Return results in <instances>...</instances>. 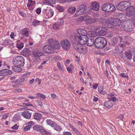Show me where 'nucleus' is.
<instances>
[{"label":"nucleus","instance_id":"nucleus-1","mask_svg":"<svg viewBox=\"0 0 135 135\" xmlns=\"http://www.w3.org/2000/svg\"><path fill=\"white\" fill-rule=\"evenodd\" d=\"M107 42L105 39L103 37H97L94 42L95 47L98 48H102L107 45Z\"/></svg>","mask_w":135,"mask_h":135},{"label":"nucleus","instance_id":"nucleus-2","mask_svg":"<svg viewBox=\"0 0 135 135\" xmlns=\"http://www.w3.org/2000/svg\"><path fill=\"white\" fill-rule=\"evenodd\" d=\"M106 23L107 26L109 28H114L115 26H119L121 24L120 20L115 18L107 19Z\"/></svg>","mask_w":135,"mask_h":135},{"label":"nucleus","instance_id":"nucleus-3","mask_svg":"<svg viewBox=\"0 0 135 135\" xmlns=\"http://www.w3.org/2000/svg\"><path fill=\"white\" fill-rule=\"evenodd\" d=\"M131 6V3L130 2L124 1L120 2L117 6V8L119 10L123 11L128 8Z\"/></svg>","mask_w":135,"mask_h":135},{"label":"nucleus","instance_id":"nucleus-4","mask_svg":"<svg viewBox=\"0 0 135 135\" xmlns=\"http://www.w3.org/2000/svg\"><path fill=\"white\" fill-rule=\"evenodd\" d=\"M25 59L21 56H18L14 58L13 59V64L15 65L23 66L25 64Z\"/></svg>","mask_w":135,"mask_h":135},{"label":"nucleus","instance_id":"nucleus-5","mask_svg":"<svg viewBox=\"0 0 135 135\" xmlns=\"http://www.w3.org/2000/svg\"><path fill=\"white\" fill-rule=\"evenodd\" d=\"M86 8L85 6L83 4H80L78 6L77 11L74 15V17H76L80 15L85 13L86 12Z\"/></svg>","mask_w":135,"mask_h":135},{"label":"nucleus","instance_id":"nucleus-6","mask_svg":"<svg viewBox=\"0 0 135 135\" xmlns=\"http://www.w3.org/2000/svg\"><path fill=\"white\" fill-rule=\"evenodd\" d=\"M98 16V14H95L93 17L87 18L85 21V24L89 25L97 22L99 20V19L97 17Z\"/></svg>","mask_w":135,"mask_h":135},{"label":"nucleus","instance_id":"nucleus-7","mask_svg":"<svg viewBox=\"0 0 135 135\" xmlns=\"http://www.w3.org/2000/svg\"><path fill=\"white\" fill-rule=\"evenodd\" d=\"M27 76L26 75L24 74L21 76V80H14L12 81V83H14L12 85V86L14 88H16L18 87L19 85L21 83V82H24L27 80Z\"/></svg>","mask_w":135,"mask_h":135},{"label":"nucleus","instance_id":"nucleus-8","mask_svg":"<svg viewBox=\"0 0 135 135\" xmlns=\"http://www.w3.org/2000/svg\"><path fill=\"white\" fill-rule=\"evenodd\" d=\"M122 27L125 30L128 31H131L133 28L134 25H131L130 23L126 21L124 22L122 25Z\"/></svg>","mask_w":135,"mask_h":135},{"label":"nucleus","instance_id":"nucleus-9","mask_svg":"<svg viewBox=\"0 0 135 135\" xmlns=\"http://www.w3.org/2000/svg\"><path fill=\"white\" fill-rule=\"evenodd\" d=\"M88 37L86 35H80L78 37V40L79 44L83 45L86 43Z\"/></svg>","mask_w":135,"mask_h":135},{"label":"nucleus","instance_id":"nucleus-10","mask_svg":"<svg viewBox=\"0 0 135 135\" xmlns=\"http://www.w3.org/2000/svg\"><path fill=\"white\" fill-rule=\"evenodd\" d=\"M126 15L130 17L135 15V7L131 6L128 8L127 9L126 12Z\"/></svg>","mask_w":135,"mask_h":135},{"label":"nucleus","instance_id":"nucleus-11","mask_svg":"<svg viewBox=\"0 0 135 135\" xmlns=\"http://www.w3.org/2000/svg\"><path fill=\"white\" fill-rule=\"evenodd\" d=\"M75 49L81 53H85L87 51V49L86 46L80 44H78L76 45L75 47Z\"/></svg>","mask_w":135,"mask_h":135},{"label":"nucleus","instance_id":"nucleus-12","mask_svg":"<svg viewBox=\"0 0 135 135\" xmlns=\"http://www.w3.org/2000/svg\"><path fill=\"white\" fill-rule=\"evenodd\" d=\"M61 46L63 49L65 50H67L69 48L70 46V42L67 39H65L61 41Z\"/></svg>","mask_w":135,"mask_h":135},{"label":"nucleus","instance_id":"nucleus-13","mask_svg":"<svg viewBox=\"0 0 135 135\" xmlns=\"http://www.w3.org/2000/svg\"><path fill=\"white\" fill-rule=\"evenodd\" d=\"M54 49L52 47L49 45H46L43 48V51L45 53L49 54L54 52Z\"/></svg>","mask_w":135,"mask_h":135},{"label":"nucleus","instance_id":"nucleus-14","mask_svg":"<svg viewBox=\"0 0 135 135\" xmlns=\"http://www.w3.org/2000/svg\"><path fill=\"white\" fill-rule=\"evenodd\" d=\"M54 14V11L52 9H46L45 12V17L46 18H50L53 16Z\"/></svg>","mask_w":135,"mask_h":135},{"label":"nucleus","instance_id":"nucleus-15","mask_svg":"<svg viewBox=\"0 0 135 135\" xmlns=\"http://www.w3.org/2000/svg\"><path fill=\"white\" fill-rule=\"evenodd\" d=\"M12 71L8 69H4L0 70V75L4 76L11 74Z\"/></svg>","mask_w":135,"mask_h":135},{"label":"nucleus","instance_id":"nucleus-16","mask_svg":"<svg viewBox=\"0 0 135 135\" xmlns=\"http://www.w3.org/2000/svg\"><path fill=\"white\" fill-rule=\"evenodd\" d=\"M31 113L28 110H26L21 113V115L25 118L27 119H30L31 116Z\"/></svg>","mask_w":135,"mask_h":135},{"label":"nucleus","instance_id":"nucleus-17","mask_svg":"<svg viewBox=\"0 0 135 135\" xmlns=\"http://www.w3.org/2000/svg\"><path fill=\"white\" fill-rule=\"evenodd\" d=\"M35 0H28V3L27 4L28 9L30 10L33 9L35 7Z\"/></svg>","mask_w":135,"mask_h":135},{"label":"nucleus","instance_id":"nucleus-18","mask_svg":"<svg viewBox=\"0 0 135 135\" xmlns=\"http://www.w3.org/2000/svg\"><path fill=\"white\" fill-rule=\"evenodd\" d=\"M33 55L35 57H39L44 55L43 53L38 49L34 50L32 52Z\"/></svg>","mask_w":135,"mask_h":135},{"label":"nucleus","instance_id":"nucleus-19","mask_svg":"<svg viewBox=\"0 0 135 135\" xmlns=\"http://www.w3.org/2000/svg\"><path fill=\"white\" fill-rule=\"evenodd\" d=\"M91 6L92 9L96 11H98L99 10V4L98 3L96 2H92L91 4Z\"/></svg>","mask_w":135,"mask_h":135},{"label":"nucleus","instance_id":"nucleus-20","mask_svg":"<svg viewBox=\"0 0 135 135\" xmlns=\"http://www.w3.org/2000/svg\"><path fill=\"white\" fill-rule=\"evenodd\" d=\"M114 104V103L110 100L104 103V106L107 108H109L112 107Z\"/></svg>","mask_w":135,"mask_h":135},{"label":"nucleus","instance_id":"nucleus-21","mask_svg":"<svg viewBox=\"0 0 135 135\" xmlns=\"http://www.w3.org/2000/svg\"><path fill=\"white\" fill-rule=\"evenodd\" d=\"M33 129L39 132L43 130V127L39 124H36L33 127Z\"/></svg>","mask_w":135,"mask_h":135},{"label":"nucleus","instance_id":"nucleus-22","mask_svg":"<svg viewBox=\"0 0 135 135\" xmlns=\"http://www.w3.org/2000/svg\"><path fill=\"white\" fill-rule=\"evenodd\" d=\"M30 53V50L28 49L24 48L21 51V54L22 55L26 56L29 55Z\"/></svg>","mask_w":135,"mask_h":135},{"label":"nucleus","instance_id":"nucleus-23","mask_svg":"<svg viewBox=\"0 0 135 135\" xmlns=\"http://www.w3.org/2000/svg\"><path fill=\"white\" fill-rule=\"evenodd\" d=\"M76 31L78 33L81 34V35H87V33L86 31L83 29L81 28H77L76 30Z\"/></svg>","mask_w":135,"mask_h":135},{"label":"nucleus","instance_id":"nucleus-24","mask_svg":"<svg viewBox=\"0 0 135 135\" xmlns=\"http://www.w3.org/2000/svg\"><path fill=\"white\" fill-rule=\"evenodd\" d=\"M34 118L36 120H39L42 119V116L41 114L36 113L34 115Z\"/></svg>","mask_w":135,"mask_h":135},{"label":"nucleus","instance_id":"nucleus-25","mask_svg":"<svg viewBox=\"0 0 135 135\" xmlns=\"http://www.w3.org/2000/svg\"><path fill=\"white\" fill-rule=\"evenodd\" d=\"M109 3H106L103 4L102 7V10L105 12H108Z\"/></svg>","mask_w":135,"mask_h":135},{"label":"nucleus","instance_id":"nucleus-26","mask_svg":"<svg viewBox=\"0 0 135 135\" xmlns=\"http://www.w3.org/2000/svg\"><path fill=\"white\" fill-rule=\"evenodd\" d=\"M115 9V7L114 5L109 3L108 12H113Z\"/></svg>","mask_w":135,"mask_h":135},{"label":"nucleus","instance_id":"nucleus-27","mask_svg":"<svg viewBox=\"0 0 135 135\" xmlns=\"http://www.w3.org/2000/svg\"><path fill=\"white\" fill-rule=\"evenodd\" d=\"M100 26L99 25L95 26H89L88 28L90 30L97 31L99 30L100 28Z\"/></svg>","mask_w":135,"mask_h":135},{"label":"nucleus","instance_id":"nucleus-28","mask_svg":"<svg viewBox=\"0 0 135 135\" xmlns=\"http://www.w3.org/2000/svg\"><path fill=\"white\" fill-rule=\"evenodd\" d=\"M103 87L102 85L99 86L98 88V91L99 93L102 94H105L107 92L103 90Z\"/></svg>","mask_w":135,"mask_h":135},{"label":"nucleus","instance_id":"nucleus-29","mask_svg":"<svg viewBox=\"0 0 135 135\" xmlns=\"http://www.w3.org/2000/svg\"><path fill=\"white\" fill-rule=\"evenodd\" d=\"M46 122L47 125L51 126L52 127H54L56 125L55 123L50 119H46Z\"/></svg>","mask_w":135,"mask_h":135},{"label":"nucleus","instance_id":"nucleus-30","mask_svg":"<svg viewBox=\"0 0 135 135\" xmlns=\"http://www.w3.org/2000/svg\"><path fill=\"white\" fill-rule=\"evenodd\" d=\"M17 66L15 65V66H13V70L16 72H20L22 70V69L20 67Z\"/></svg>","mask_w":135,"mask_h":135},{"label":"nucleus","instance_id":"nucleus-31","mask_svg":"<svg viewBox=\"0 0 135 135\" xmlns=\"http://www.w3.org/2000/svg\"><path fill=\"white\" fill-rule=\"evenodd\" d=\"M22 35L24 36H28V30L26 28L24 29L22 31Z\"/></svg>","mask_w":135,"mask_h":135},{"label":"nucleus","instance_id":"nucleus-32","mask_svg":"<svg viewBox=\"0 0 135 135\" xmlns=\"http://www.w3.org/2000/svg\"><path fill=\"white\" fill-rule=\"evenodd\" d=\"M76 8L74 7H70L68 9V11L71 13L73 14L75 11Z\"/></svg>","mask_w":135,"mask_h":135},{"label":"nucleus","instance_id":"nucleus-33","mask_svg":"<svg viewBox=\"0 0 135 135\" xmlns=\"http://www.w3.org/2000/svg\"><path fill=\"white\" fill-rule=\"evenodd\" d=\"M55 45H54L53 47H52L53 49H54V52H55V50L58 49L60 47V45L58 42H55Z\"/></svg>","mask_w":135,"mask_h":135},{"label":"nucleus","instance_id":"nucleus-34","mask_svg":"<svg viewBox=\"0 0 135 135\" xmlns=\"http://www.w3.org/2000/svg\"><path fill=\"white\" fill-rule=\"evenodd\" d=\"M53 29L55 31H58L60 29L59 25L57 23H54L52 26Z\"/></svg>","mask_w":135,"mask_h":135},{"label":"nucleus","instance_id":"nucleus-35","mask_svg":"<svg viewBox=\"0 0 135 135\" xmlns=\"http://www.w3.org/2000/svg\"><path fill=\"white\" fill-rule=\"evenodd\" d=\"M126 56L127 58L129 60H131L132 58V55L129 51L126 52Z\"/></svg>","mask_w":135,"mask_h":135},{"label":"nucleus","instance_id":"nucleus-36","mask_svg":"<svg viewBox=\"0 0 135 135\" xmlns=\"http://www.w3.org/2000/svg\"><path fill=\"white\" fill-rule=\"evenodd\" d=\"M94 40L91 39L88 40H87L86 43L87 44V45L89 46H92L94 44Z\"/></svg>","mask_w":135,"mask_h":135},{"label":"nucleus","instance_id":"nucleus-37","mask_svg":"<svg viewBox=\"0 0 135 135\" xmlns=\"http://www.w3.org/2000/svg\"><path fill=\"white\" fill-rule=\"evenodd\" d=\"M55 8L59 11L60 12H63L64 10V8L63 7L61 6L58 5H57L56 6Z\"/></svg>","mask_w":135,"mask_h":135},{"label":"nucleus","instance_id":"nucleus-38","mask_svg":"<svg viewBox=\"0 0 135 135\" xmlns=\"http://www.w3.org/2000/svg\"><path fill=\"white\" fill-rule=\"evenodd\" d=\"M88 34L91 37H95L97 35V33L94 31L89 32Z\"/></svg>","mask_w":135,"mask_h":135},{"label":"nucleus","instance_id":"nucleus-39","mask_svg":"<svg viewBox=\"0 0 135 135\" xmlns=\"http://www.w3.org/2000/svg\"><path fill=\"white\" fill-rule=\"evenodd\" d=\"M103 27H102V30H100L98 32V35H99L101 36H103L105 35L106 33V32L105 31L103 30Z\"/></svg>","mask_w":135,"mask_h":135},{"label":"nucleus","instance_id":"nucleus-40","mask_svg":"<svg viewBox=\"0 0 135 135\" xmlns=\"http://www.w3.org/2000/svg\"><path fill=\"white\" fill-rule=\"evenodd\" d=\"M54 129L56 130L57 131H61L62 128L59 125H57L56 124V125L54 127H53Z\"/></svg>","mask_w":135,"mask_h":135},{"label":"nucleus","instance_id":"nucleus-41","mask_svg":"<svg viewBox=\"0 0 135 135\" xmlns=\"http://www.w3.org/2000/svg\"><path fill=\"white\" fill-rule=\"evenodd\" d=\"M17 47L19 49H21L24 47V44L22 43H18L16 44Z\"/></svg>","mask_w":135,"mask_h":135},{"label":"nucleus","instance_id":"nucleus-42","mask_svg":"<svg viewBox=\"0 0 135 135\" xmlns=\"http://www.w3.org/2000/svg\"><path fill=\"white\" fill-rule=\"evenodd\" d=\"M40 21L38 20H35L32 22V24L35 26H37L39 25Z\"/></svg>","mask_w":135,"mask_h":135},{"label":"nucleus","instance_id":"nucleus-43","mask_svg":"<svg viewBox=\"0 0 135 135\" xmlns=\"http://www.w3.org/2000/svg\"><path fill=\"white\" fill-rule=\"evenodd\" d=\"M11 42V41L9 40H6L4 41V43L2 45L5 46L9 45Z\"/></svg>","mask_w":135,"mask_h":135},{"label":"nucleus","instance_id":"nucleus-44","mask_svg":"<svg viewBox=\"0 0 135 135\" xmlns=\"http://www.w3.org/2000/svg\"><path fill=\"white\" fill-rule=\"evenodd\" d=\"M57 23L60 26L62 25L64 23V20L62 18L59 19L57 20Z\"/></svg>","mask_w":135,"mask_h":135},{"label":"nucleus","instance_id":"nucleus-45","mask_svg":"<svg viewBox=\"0 0 135 135\" xmlns=\"http://www.w3.org/2000/svg\"><path fill=\"white\" fill-rule=\"evenodd\" d=\"M57 66L59 70L61 71H64L63 68L60 63L59 62H58L57 63Z\"/></svg>","mask_w":135,"mask_h":135},{"label":"nucleus","instance_id":"nucleus-46","mask_svg":"<svg viewBox=\"0 0 135 135\" xmlns=\"http://www.w3.org/2000/svg\"><path fill=\"white\" fill-rule=\"evenodd\" d=\"M36 95L40 97L42 99H45L46 98V97L43 94L40 93H37Z\"/></svg>","mask_w":135,"mask_h":135},{"label":"nucleus","instance_id":"nucleus-47","mask_svg":"<svg viewBox=\"0 0 135 135\" xmlns=\"http://www.w3.org/2000/svg\"><path fill=\"white\" fill-rule=\"evenodd\" d=\"M31 128V125H27L24 127L23 130L25 131H29Z\"/></svg>","mask_w":135,"mask_h":135},{"label":"nucleus","instance_id":"nucleus-48","mask_svg":"<svg viewBox=\"0 0 135 135\" xmlns=\"http://www.w3.org/2000/svg\"><path fill=\"white\" fill-rule=\"evenodd\" d=\"M23 106L25 107H27L30 106H33V105L30 103H23Z\"/></svg>","mask_w":135,"mask_h":135},{"label":"nucleus","instance_id":"nucleus-49","mask_svg":"<svg viewBox=\"0 0 135 135\" xmlns=\"http://www.w3.org/2000/svg\"><path fill=\"white\" fill-rule=\"evenodd\" d=\"M43 2L45 4H47L51 6H53L52 4L50 3L49 0H43Z\"/></svg>","mask_w":135,"mask_h":135},{"label":"nucleus","instance_id":"nucleus-50","mask_svg":"<svg viewBox=\"0 0 135 135\" xmlns=\"http://www.w3.org/2000/svg\"><path fill=\"white\" fill-rule=\"evenodd\" d=\"M41 133L43 135H49V133L45 131H41Z\"/></svg>","mask_w":135,"mask_h":135},{"label":"nucleus","instance_id":"nucleus-51","mask_svg":"<svg viewBox=\"0 0 135 135\" xmlns=\"http://www.w3.org/2000/svg\"><path fill=\"white\" fill-rule=\"evenodd\" d=\"M9 113H5L3 116L2 119H6L8 116Z\"/></svg>","mask_w":135,"mask_h":135},{"label":"nucleus","instance_id":"nucleus-52","mask_svg":"<svg viewBox=\"0 0 135 135\" xmlns=\"http://www.w3.org/2000/svg\"><path fill=\"white\" fill-rule=\"evenodd\" d=\"M59 2L61 3H63L67 2H69V0H58Z\"/></svg>","mask_w":135,"mask_h":135},{"label":"nucleus","instance_id":"nucleus-53","mask_svg":"<svg viewBox=\"0 0 135 135\" xmlns=\"http://www.w3.org/2000/svg\"><path fill=\"white\" fill-rule=\"evenodd\" d=\"M41 12V9L40 8H38L36 9V12L38 15L40 14Z\"/></svg>","mask_w":135,"mask_h":135},{"label":"nucleus","instance_id":"nucleus-54","mask_svg":"<svg viewBox=\"0 0 135 135\" xmlns=\"http://www.w3.org/2000/svg\"><path fill=\"white\" fill-rule=\"evenodd\" d=\"M110 100L112 101L113 103L115 102L116 100V98L115 97H112L110 98Z\"/></svg>","mask_w":135,"mask_h":135},{"label":"nucleus","instance_id":"nucleus-55","mask_svg":"<svg viewBox=\"0 0 135 135\" xmlns=\"http://www.w3.org/2000/svg\"><path fill=\"white\" fill-rule=\"evenodd\" d=\"M113 42L114 44L117 43L118 41L117 39L116 38H114L113 39Z\"/></svg>","mask_w":135,"mask_h":135},{"label":"nucleus","instance_id":"nucleus-56","mask_svg":"<svg viewBox=\"0 0 135 135\" xmlns=\"http://www.w3.org/2000/svg\"><path fill=\"white\" fill-rule=\"evenodd\" d=\"M18 126L17 125V124H15L13 127H12V128L13 129L17 130L18 128Z\"/></svg>","mask_w":135,"mask_h":135},{"label":"nucleus","instance_id":"nucleus-57","mask_svg":"<svg viewBox=\"0 0 135 135\" xmlns=\"http://www.w3.org/2000/svg\"><path fill=\"white\" fill-rule=\"evenodd\" d=\"M54 42L53 40L52 39H50L48 40V43L49 44L51 45Z\"/></svg>","mask_w":135,"mask_h":135},{"label":"nucleus","instance_id":"nucleus-58","mask_svg":"<svg viewBox=\"0 0 135 135\" xmlns=\"http://www.w3.org/2000/svg\"><path fill=\"white\" fill-rule=\"evenodd\" d=\"M27 125H31V126L34 124V122L32 121H30L28 122Z\"/></svg>","mask_w":135,"mask_h":135},{"label":"nucleus","instance_id":"nucleus-59","mask_svg":"<svg viewBox=\"0 0 135 135\" xmlns=\"http://www.w3.org/2000/svg\"><path fill=\"white\" fill-rule=\"evenodd\" d=\"M56 0H50V1L49 2L51 4H55Z\"/></svg>","mask_w":135,"mask_h":135},{"label":"nucleus","instance_id":"nucleus-60","mask_svg":"<svg viewBox=\"0 0 135 135\" xmlns=\"http://www.w3.org/2000/svg\"><path fill=\"white\" fill-rule=\"evenodd\" d=\"M98 86V85L97 83H95L93 86V88L94 89H96Z\"/></svg>","mask_w":135,"mask_h":135},{"label":"nucleus","instance_id":"nucleus-61","mask_svg":"<svg viewBox=\"0 0 135 135\" xmlns=\"http://www.w3.org/2000/svg\"><path fill=\"white\" fill-rule=\"evenodd\" d=\"M37 104L38 105H39L40 106H42V101H39L37 102Z\"/></svg>","mask_w":135,"mask_h":135},{"label":"nucleus","instance_id":"nucleus-62","mask_svg":"<svg viewBox=\"0 0 135 135\" xmlns=\"http://www.w3.org/2000/svg\"><path fill=\"white\" fill-rule=\"evenodd\" d=\"M15 92H20L22 91L21 89H18L15 90Z\"/></svg>","mask_w":135,"mask_h":135},{"label":"nucleus","instance_id":"nucleus-63","mask_svg":"<svg viewBox=\"0 0 135 135\" xmlns=\"http://www.w3.org/2000/svg\"><path fill=\"white\" fill-rule=\"evenodd\" d=\"M67 70L68 71L69 73H71L72 72V71L71 70V68L70 67H68L66 68Z\"/></svg>","mask_w":135,"mask_h":135},{"label":"nucleus","instance_id":"nucleus-64","mask_svg":"<svg viewBox=\"0 0 135 135\" xmlns=\"http://www.w3.org/2000/svg\"><path fill=\"white\" fill-rule=\"evenodd\" d=\"M51 96L53 99L56 98V95L54 94H52Z\"/></svg>","mask_w":135,"mask_h":135}]
</instances>
